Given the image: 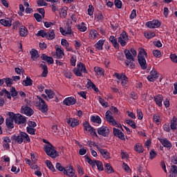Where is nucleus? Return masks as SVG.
Listing matches in <instances>:
<instances>
[{"label": "nucleus", "instance_id": "f257e3e1", "mask_svg": "<svg viewBox=\"0 0 177 177\" xmlns=\"http://www.w3.org/2000/svg\"><path fill=\"white\" fill-rule=\"evenodd\" d=\"M145 56L147 57V53H146L145 48H141L138 55V59L142 70H146L147 68V63L146 62Z\"/></svg>", "mask_w": 177, "mask_h": 177}, {"label": "nucleus", "instance_id": "f03ea898", "mask_svg": "<svg viewBox=\"0 0 177 177\" xmlns=\"http://www.w3.org/2000/svg\"><path fill=\"white\" fill-rule=\"evenodd\" d=\"M124 52L127 59L125 61L126 66H129L130 68H135V57H133L129 50L125 49Z\"/></svg>", "mask_w": 177, "mask_h": 177}, {"label": "nucleus", "instance_id": "7ed1b4c3", "mask_svg": "<svg viewBox=\"0 0 177 177\" xmlns=\"http://www.w3.org/2000/svg\"><path fill=\"white\" fill-rule=\"evenodd\" d=\"M44 150L46 151L47 156H49L51 158L59 157V152L55 149V147H53L52 144H50V145H45Z\"/></svg>", "mask_w": 177, "mask_h": 177}, {"label": "nucleus", "instance_id": "20e7f679", "mask_svg": "<svg viewBox=\"0 0 177 177\" xmlns=\"http://www.w3.org/2000/svg\"><path fill=\"white\" fill-rule=\"evenodd\" d=\"M129 39L128 38V34H127V32L123 31L120 36L118 37V42H120L121 46H125L127 45V41H128Z\"/></svg>", "mask_w": 177, "mask_h": 177}, {"label": "nucleus", "instance_id": "39448f33", "mask_svg": "<svg viewBox=\"0 0 177 177\" xmlns=\"http://www.w3.org/2000/svg\"><path fill=\"white\" fill-rule=\"evenodd\" d=\"M83 127H84L85 131H88L91 133V135L93 136H96L97 138V133H96V129L93 127H91V124L88 122H85L83 124Z\"/></svg>", "mask_w": 177, "mask_h": 177}, {"label": "nucleus", "instance_id": "423d86ee", "mask_svg": "<svg viewBox=\"0 0 177 177\" xmlns=\"http://www.w3.org/2000/svg\"><path fill=\"white\" fill-rule=\"evenodd\" d=\"M105 118L108 122L112 124L113 127H115L117 125V122L114 120V117H113V113L110 111H107L105 115Z\"/></svg>", "mask_w": 177, "mask_h": 177}, {"label": "nucleus", "instance_id": "0eeeda50", "mask_svg": "<svg viewBox=\"0 0 177 177\" xmlns=\"http://www.w3.org/2000/svg\"><path fill=\"white\" fill-rule=\"evenodd\" d=\"M97 133L98 135H101L102 136L106 138L110 134V129H109V127H107L102 126V127L97 129Z\"/></svg>", "mask_w": 177, "mask_h": 177}, {"label": "nucleus", "instance_id": "6e6552de", "mask_svg": "<svg viewBox=\"0 0 177 177\" xmlns=\"http://www.w3.org/2000/svg\"><path fill=\"white\" fill-rule=\"evenodd\" d=\"M21 112L22 114H26L28 117H31L34 114V110L27 105L21 107Z\"/></svg>", "mask_w": 177, "mask_h": 177}, {"label": "nucleus", "instance_id": "1a4fd4ad", "mask_svg": "<svg viewBox=\"0 0 177 177\" xmlns=\"http://www.w3.org/2000/svg\"><path fill=\"white\" fill-rule=\"evenodd\" d=\"M63 103L65 106H74L77 103V99L73 96L68 97L64 100Z\"/></svg>", "mask_w": 177, "mask_h": 177}, {"label": "nucleus", "instance_id": "9d476101", "mask_svg": "<svg viewBox=\"0 0 177 177\" xmlns=\"http://www.w3.org/2000/svg\"><path fill=\"white\" fill-rule=\"evenodd\" d=\"M146 26L149 28H158V27L161 26V22L158 20H153L151 21L147 22Z\"/></svg>", "mask_w": 177, "mask_h": 177}, {"label": "nucleus", "instance_id": "9b49d317", "mask_svg": "<svg viewBox=\"0 0 177 177\" xmlns=\"http://www.w3.org/2000/svg\"><path fill=\"white\" fill-rule=\"evenodd\" d=\"M14 121L15 124L20 125L21 124H26V122H27V119H26V117L21 115V114L17 113V118Z\"/></svg>", "mask_w": 177, "mask_h": 177}, {"label": "nucleus", "instance_id": "f8f14e48", "mask_svg": "<svg viewBox=\"0 0 177 177\" xmlns=\"http://www.w3.org/2000/svg\"><path fill=\"white\" fill-rule=\"evenodd\" d=\"M56 48V55H54V57L55 59H63V56H64V51L62 50V46H59L58 45L55 46Z\"/></svg>", "mask_w": 177, "mask_h": 177}, {"label": "nucleus", "instance_id": "ddd939ff", "mask_svg": "<svg viewBox=\"0 0 177 177\" xmlns=\"http://www.w3.org/2000/svg\"><path fill=\"white\" fill-rule=\"evenodd\" d=\"M113 135L120 139V140H125V136L124 133L118 129L113 128Z\"/></svg>", "mask_w": 177, "mask_h": 177}, {"label": "nucleus", "instance_id": "4468645a", "mask_svg": "<svg viewBox=\"0 0 177 177\" xmlns=\"http://www.w3.org/2000/svg\"><path fill=\"white\" fill-rule=\"evenodd\" d=\"M67 124L72 128H75V127L80 125V121L75 118H70L67 120Z\"/></svg>", "mask_w": 177, "mask_h": 177}, {"label": "nucleus", "instance_id": "2eb2a0df", "mask_svg": "<svg viewBox=\"0 0 177 177\" xmlns=\"http://www.w3.org/2000/svg\"><path fill=\"white\" fill-rule=\"evenodd\" d=\"M159 141L160 142V143H162L164 147H167V149H169V150H170L171 147H172V144H171V142H169V140H168L167 138H165V139L160 138Z\"/></svg>", "mask_w": 177, "mask_h": 177}, {"label": "nucleus", "instance_id": "dca6fc26", "mask_svg": "<svg viewBox=\"0 0 177 177\" xmlns=\"http://www.w3.org/2000/svg\"><path fill=\"white\" fill-rule=\"evenodd\" d=\"M44 64H41L39 65V67L41 68V70H43V72L41 73V77H48V66H46V64H45V62H43Z\"/></svg>", "mask_w": 177, "mask_h": 177}, {"label": "nucleus", "instance_id": "f3484780", "mask_svg": "<svg viewBox=\"0 0 177 177\" xmlns=\"http://www.w3.org/2000/svg\"><path fill=\"white\" fill-rule=\"evenodd\" d=\"M41 60H44V62H47L48 64H53V57H49L46 55V54H42L41 57Z\"/></svg>", "mask_w": 177, "mask_h": 177}, {"label": "nucleus", "instance_id": "a211bd4d", "mask_svg": "<svg viewBox=\"0 0 177 177\" xmlns=\"http://www.w3.org/2000/svg\"><path fill=\"white\" fill-rule=\"evenodd\" d=\"M56 35L55 34V30L51 29L49 30L47 32H46V39H55Z\"/></svg>", "mask_w": 177, "mask_h": 177}, {"label": "nucleus", "instance_id": "6ab92c4d", "mask_svg": "<svg viewBox=\"0 0 177 177\" xmlns=\"http://www.w3.org/2000/svg\"><path fill=\"white\" fill-rule=\"evenodd\" d=\"M61 44L62 46H65L68 52L73 51V48L70 47V44L68 43V41L66 40V39H62Z\"/></svg>", "mask_w": 177, "mask_h": 177}, {"label": "nucleus", "instance_id": "aec40b11", "mask_svg": "<svg viewBox=\"0 0 177 177\" xmlns=\"http://www.w3.org/2000/svg\"><path fill=\"white\" fill-rule=\"evenodd\" d=\"M22 142H24L25 143H30L31 142V140L30 139V136H28V134L26 132L21 131Z\"/></svg>", "mask_w": 177, "mask_h": 177}, {"label": "nucleus", "instance_id": "412c9836", "mask_svg": "<svg viewBox=\"0 0 177 177\" xmlns=\"http://www.w3.org/2000/svg\"><path fill=\"white\" fill-rule=\"evenodd\" d=\"M19 35L21 37H27L28 35V30H27V28L24 26H21L19 28Z\"/></svg>", "mask_w": 177, "mask_h": 177}, {"label": "nucleus", "instance_id": "4be33fe9", "mask_svg": "<svg viewBox=\"0 0 177 177\" xmlns=\"http://www.w3.org/2000/svg\"><path fill=\"white\" fill-rule=\"evenodd\" d=\"M162 99L163 97L162 95H158L154 97V100L156 104L159 106V107L162 106Z\"/></svg>", "mask_w": 177, "mask_h": 177}, {"label": "nucleus", "instance_id": "5701e85b", "mask_svg": "<svg viewBox=\"0 0 177 177\" xmlns=\"http://www.w3.org/2000/svg\"><path fill=\"white\" fill-rule=\"evenodd\" d=\"M64 175H67V176L77 177V176H75V173L74 172V169H73V168H69V169L64 170Z\"/></svg>", "mask_w": 177, "mask_h": 177}, {"label": "nucleus", "instance_id": "b1692460", "mask_svg": "<svg viewBox=\"0 0 177 177\" xmlns=\"http://www.w3.org/2000/svg\"><path fill=\"white\" fill-rule=\"evenodd\" d=\"M98 150L104 158H106V160H109V158H110V152L107 151V150L102 149L101 148H100Z\"/></svg>", "mask_w": 177, "mask_h": 177}, {"label": "nucleus", "instance_id": "393cba45", "mask_svg": "<svg viewBox=\"0 0 177 177\" xmlns=\"http://www.w3.org/2000/svg\"><path fill=\"white\" fill-rule=\"evenodd\" d=\"M13 120L11 118H6V124L8 129H13L15 128V124H13Z\"/></svg>", "mask_w": 177, "mask_h": 177}, {"label": "nucleus", "instance_id": "a878e982", "mask_svg": "<svg viewBox=\"0 0 177 177\" xmlns=\"http://www.w3.org/2000/svg\"><path fill=\"white\" fill-rule=\"evenodd\" d=\"M21 138V132H20L19 136H12L11 139H12V140H15V142H17L19 145H21V143H23V138Z\"/></svg>", "mask_w": 177, "mask_h": 177}, {"label": "nucleus", "instance_id": "bb28decb", "mask_svg": "<svg viewBox=\"0 0 177 177\" xmlns=\"http://www.w3.org/2000/svg\"><path fill=\"white\" fill-rule=\"evenodd\" d=\"M109 40L111 41V44L113 45L114 48L115 49H119L120 48V44L117 42V39L114 36H111L109 37Z\"/></svg>", "mask_w": 177, "mask_h": 177}, {"label": "nucleus", "instance_id": "cd10ccee", "mask_svg": "<svg viewBox=\"0 0 177 177\" xmlns=\"http://www.w3.org/2000/svg\"><path fill=\"white\" fill-rule=\"evenodd\" d=\"M87 88H92V89H93V91H95V92H99V88H97L96 87V85H95V84H93V82H92V81H91V80H88V82H87Z\"/></svg>", "mask_w": 177, "mask_h": 177}, {"label": "nucleus", "instance_id": "c85d7f7f", "mask_svg": "<svg viewBox=\"0 0 177 177\" xmlns=\"http://www.w3.org/2000/svg\"><path fill=\"white\" fill-rule=\"evenodd\" d=\"M31 59L32 60H35V59H38L39 57V54H38V51L34 48H32L30 52Z\"/></svg>", "mask_w": 177, "mask_h": 177}, {"label": "nucleus", "instance_id": "c756f323", "mask_svg": "<svg viewBox=\"0 0 177 177\" xmlns=\"http://www.w3.org/2000/svg\"><path fill=\"white\" fill-rule=\"evenodd\" d=\"M77 69L80 70L81 73H85L86 74H88V71H86V68L85 67V64H82V62H80L77 66Z\"/></svg>", "mask_w": 177, "mask_h": 177}, {"label": "nucleus", "instance_id": "7c9ffc66", "mask_svg": "<svg viewBox=\"0 0 177 177\" xmlns=\"http://www.w3.org/2000/svg\"><path fill=\"white\" fill-rule=\"evenodd\" d=\"M22 84L24 86H31L32 85V80L30 76H27L26 80H24Z\"/></svg>", "mask_w": 177, "mask_h": 177}, {"label": "nucleus", "instance_id": "2f4dec72", "mask_svg": "<svg viewBox=\"0 0 177 177\" xmlns=\"http://www.w3.org/2000/svg\"><path fill=\"white\" fill-rule=\"evenodd\" d=\"M85 158H86L87 162H88L90 165H91L93 168L95 167H96V162H97V160L91 159L90 157L88 156V155H86V156H85Z\"/></svg>", "mask_w": 177, "mask_h": 177}, {"label": "nucleus", "instance_id": "473e14b6", "mask_svg": "<svg viewBox=\"0 0 177 177\" xmlns=\"http://www.w3.org/2000/svg\"><path fill=\"white\" fill-rule=\"evenodd\" d=\"M0 23L2 26H4V27H10L12 26V21H10V19H1Z\"/></svg>", "mask_w": 177, "mask_h": 177}, {"label": "nucleus", "instance_id": "72a5a7b5", "mask_svg": "<svg viewBox=\"0 0 177 177\" xmlns=\"http://www.w3.org/2000/svg\"><path fill=\"white\" fill-rule=\"evenodd\" d=\"M177 118L174 116L173 118L171 120V124H170V128L171 129H177Z\"/></svg>", "mask_w": 177, "mask_h": 177}, {"label": "nucleus", "instance_id": "f704fd0d", "mask_svg": "<svg viewBox=\"0 0 177 177\" xmlns=\"http://www.w3.org/2000/svg\"><path fill=\"white\" fill-rule=\"evenodd\" d=\"M99 37V33L96 30H91L89 34V38L91 39H95V38H97Z\"/></svg>", "mask_w": 177, "mask_h": 177}, {"label": "nucleus", "instance_id": "c9c22d12", "mask_svg": "<svg viewBox=\"0 0 177 177\" xmlns=\"http://www.w3.org/2000/svg\"><path fill=\"white\" fill-rule=\"evenodd\" d=\"M103 45H104V40H99L98 42L95 44V48L98 50H103Z\"/></svg>", "mask_w": 177, "mask_h": 177}, {"label": "nucleus", "instance_id": "e433bc0d", "mask_svg": "<svg viewBox=\"0 0 177 177\" xmlns=\"http://www.w3.org/2000/svg\"><path fill=\"white\" fill-rule=\"evenodd\" d=\"M134 150L137 153H143V146H142V144L138 143L135 145Z\"/></svg>", "mask_w": 177, "mask_h": 177}, {"label": "nucleus", "instance_id": "4c0bfd02", "mask_svg": "<svg viewBox=\"0 0 177 177\" xmlns=\"http://www.w3.org/2000/svg\"><path fill=\"white\" fill-rule=\"evenodd\" d=\"M105 171L107 174H113L114 172V169L110 163L105 164Z\"/></svg>", "mask_w": 177, "mask_h": 177}, {"label": "nucleus", "instance_id": "58836bf2", "mask_svg": "<svg viewBox=\"0 0 177 177\" xmlns=\"http://www.w3.org/2000/svg\"><path fill=\"white\" fill-rule=\"evenodd\" d=\"M39 110L41 111V113H48V105L46 104H39Z\"/></svg>", "mask_w": 177, "mask_h": 177}, {"label": "nucleus", "instance_id": "ea45409f", "mask_svg": "<svg viewBox=\"0 0 177 177\" xmlns=\"http://www.w3.org/2000/svg\"><path fill=\"white\" fill-rule=\"evenodd\" d=\"M92 122H95L96 124H102V119H100V117L99 115L96 116H91V118Z\"/></svg>", "mask_w": 177, "mask_h": 177}, {"label": "nucleus", "instance_id": "a19ab883", "mask_svg": "<svg viewBox=\"0 0 177 177\" xmlns=\"http://www.w3.org/2000/svg\"><path fill=\"white\" fill-rule=\"evenodd\" d=\"M45 93L47 94L48 99H53L55 97V92L52 90H45Z\"/></svg>", "mask_w": 177, "mask_h": 177}, {"label": "nucleus", "instance_id": "79ce46f5", "mask_svg": "<svg viewBox=\"0 0 177 177\" xmlns=\"http://www.w3.org/2000/svg\"><path fill=\"white\" fill-rule=\"evenodd\" d=\"M46 164L48 168L50 169V171H52L53 172H56V169H55V167H53V165L52 164V162H50V160H46Z\"/></svg>", "mask_w": 177, "mask_h": 177}, {"label": "nucleus", "instance_id": "37998d69", "mask_svg": "<svg viewBox=\"0 0 177 177\" xmlns=\"http://www.w3.org/2000/svg\"><path fill=\"white\" fill-rule=\"evenodd\" d=\"M126 123L130 125L133 129H136V123L132 120H126Z\"/></svg>", "mask_w": 177, "mask_h": 177}, {"label": "nucleus", "instance_id": "c03bdc74", "mask_svg": "<svg viewBox=\"0 0 177 177\" xmlns=\"http://www.w3.org/2000/svg\"><path fill=\"white\" fill-rule=\"evenodd\" d=\"M94 71H95L97 75H103V68L99 66H95L94 68Z\"/></svg>", "mask_w": 177, "mask_h": 177}, {"label": "nucleus", "instance_id": "a18cd8bd", "mask_svg": "<svg viewBox=\"0 0 177 177\" xmlns=\"http://www.w3.org/2000/svg\"><path fill=\"white\" fill-rule=\"evenodd\" d=\"M7 86H12V85L13 84V80L12 79H10L9 77H6V78H3Z\"/></svg>", "mask_w": 177, "mask_h": 177}, {"label": "nucleus", "instance_id": "49530a36", "mask_svg": "<svg viewBox=\"0 0 177 177\" xmlns=\"http://www.w3.org/2000/svg\"><path fill=\"white\" fill-rule=\"evenodd\" d=\"M77 28L82 32H84V31L87 29L86 26H85V23L84 22H82L81 25H78Z\"/></svg>", "mask_w": 177, "mask_h": 177}, {"label": "nucleus", "instance_id": "de8ad7c7", "mask_svg": "<svg viewBox=\"0 0 177 177\" xmlns=\"http://www.w3.org/2000/svg\"><path fill=\"white\" fill-rule=\"evenodd\" d=\"M95 165L99 171H104V168L103 167V163H102V162L97 160V162H95Z\"/></svg>", "mask_w": 177, "mask_h": 177}, {"label": "nucleus", "instance_id": "09e8293b", "mask_svg": "<svg viewBox=\"0 0 177 177\" xmlns=\"http://www.w3.org/2000/svg\"><path fill=\"white\" fill-rule=\"evenodd\" d=\"M37 37H42V38H46V32L44 30H39Z\"/></svg>", "mask_w": 177, "mask_h": 177}, {"label": "nucleus", "instance_id": "8fccbe9b", "mask_svg": "<svg viewBox=\"0 0 177 177\" xmlns=\"http://www.w3.org/2000/svg\"><path fill=\"white\" fill-rule=\"evenodd\" d=\"M99 102L100 104H102V106L104 107H109V102H105L104 100L102 98V97H99Z\"/></svg>", "mask_w": 177, "mask_h": 177}, {"label": "nucleus", "instance_id": "3c124183", "mask_svg": "<svg viewBox=\"0 0 177 177\" xmlns=\"http://www.w3.org/2000/svg\"><path fill=\"white\" fill-rule=\"evenodd\" d=\"M145 37L147 38V39H150L151 38H153L156 37V33L154 32H145Z\"/></svg>", "mask_w": 177, "mask_h": 177}, {"label": "nucleus", "instance_id": "603ef678", "mask_svg": "<svg viewBox=\"0 0 177 177\" xmlns=\"http://www.w3.org/2000/svg\"><path fill=\"white\" fill-rule=\"evenodd\" d=\"M114 3L115 6L118 8V9H121V8H122V1L120 0H115Z\"/></svg>", "mask_w": 177, "mask_h": 177}, {"label": "nucleus", "instance_id": "864d4df0", "mask_svg": "<svg viewBox=\"0 0 177 177\" xmlns=\"http://www.w3.org/2000/svg\"><path fill=\"white\" fill-rule=\"evenodd\" d=\"M59 16L62 17V19H65L66 16H67V10L62 8L59 11Z\"/></svg>", "mask_w": 177, "mask_h": 177}, {"label": "nucleus", "instance_id": "5fc2aeb1", "mask_svg": "<svg viewBox=\"0 0 177 177\" xmlns=\"http://www.w3.org/2000/svg\"><path fill=\"white\" fill-rule=\"evenodd\" d=\"M27 132L30 133V135H35V131H37L34 127H27Z\"/></svg>", "mask_w": 177, "mask_h": 177}, {"label": "nucleus", "instance_id": "6e6d98bb", "mask_svg": "<svg viewBox=\"0 0 177 177\" xmlns=\"http://www.w3.org/2000/svg\"><path fill=\"white\" fill-rule=\"evenodd\" d=\"M149 156L150 160H153V158L157 156V152L154 149H151L149 152Z\"/></svg>", "mask_w": 177, "mask_h": 177}, {"label": "nucleus", "instance_id": "4d7b16f0", "mask_svg": "<svg viewBox=\"0 0 177 177\" xmlns=\"http://www.w3.org/2000/svg\"><path fill=\"white\" fill-rule=\"evenodd\" d=\"M10 93L12 97L17 96V94H18L17 91H16V88L15 87L11 88Z\"/></svg>", "mask_w": 177, "mask_h": 177}, {"label": "nucleus", "instance_id": "13d9d810", "mask_svg": "<svg viewBox=\"0 0 177 177\" xmlns=\"http://www.w3.org/2000/svg\"><path fill=\"white\" fill-rule=\"evenodd\" d=\"M8 115H9V118H10L14 121L16 120L17 117V114H15V113L13 112H8Z\"/></svg>", "mask_w": 177, "mask_h": 177}, {"label": "nucleus", "instance_id": "bf43d9fd", "mask_svg": "<svg viewBox=\"0 0 177 177\" xmlns=\"http://www.w3.org/2000/svg\"><path fill=\"white\" fill-rule=\"evenodd\" d=\"M34 17L38 21L39 23L40 21H42V15L38 14V13H35L34 14Z\"/></svg>", "mask_w": 177, "mask_h": 177}, {"label": "nucleus", "instance_id": "052dcab7", "mask_svg": "<svg viewBox=\"0 0 177 177\" xmlns=\"http://www.w3.org/2000/svg\"><path fill=\"white\" fill-rule=\"evenodd\" d=\"M73 73L77 77H82V73H81L80 69L78 68H74Z\"/></svg>", "mask_w": 177, "mask_h": 177}, {"label": "nucleus", "instance_id": "680f3d73", "mask_svg": "<svg viewBox=\"0 0 177 177\" xmlns=\"http://www.w3.org/2000/svg\"><path fill=\"white\" fill-rule=\"evenodd\" d=\"M150 75L155 78V80H157V78H158V73L157 72V71L152 70L150 72Z\"/></svg>", "mask_w": 177, "mask_h": 177}, {"label": "nucleus", "instance_id": "e2e57ef3", "mask_svg": "<svg viewBox=\"0 0 177 177\" xmlns=\"http://www.w3.org/2000/svg\"><path fill=\"white\" fill-rule=\"evenodd\" d=\"M171 174L177 176V166L172 165L171 169Z\"/></svg>", "mask_w": 177, "mask_h": 177}, {"label": "nucleus", "instance_id": "0e129e2a", "mask_svg": "<svg viewBox=\"0 0 177 177\" xmlns=\"http://www.w3.org/2000/svg\"><path fill=\"white\" fill-rule=\"evenodd\" d=\"M48 3L45 2L44 0H37V6H46Z\"/></svg>", "mask_w": 177, "mask_h": 177}, {"label": "nucleus", "instance_id": "69168bd1", "mask_svg": "<svg viewBox=\"0 0 177 177\" xmlns=\"http://www.w3.org/2000/svg\"><path fill=\"white\" fill-rule=\"evenodd\" d=\"M153 56H155V57L160 58V57L161 56V51L158 50H153Z\"/></svg>", "mask_w": 177, "mask_h": 177}, {"label": "nucleus", "instance_id": "338daca9", "mask_svg": "<svg viewBox=\"0 0 177 177\" xmlns=\"http://www.w3.org/2000/svg\"><path fill=\"white\" fill-rule=\"evenodd\" d=\"M93 10H94L93 6L89 5L88 9V13L89 16H92L93 15Z\"/></svg>", "mask_w": 177, "mask_h": 177}, {"label": "nucleus", "instance_id": "774afa93", "mask_svg": "<svg viewBox=\"0 0 177 177\" xmlns=\"http://www.w3.org/2000/svg\"><path fill=\"white\" fill-rule=\"evenodd\" d=\"M170 59L174 63H177V55L176 54H171Z\"/></svg>", "mask_w": 177, "mask_h": 177}]
</instances>
